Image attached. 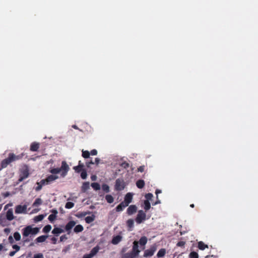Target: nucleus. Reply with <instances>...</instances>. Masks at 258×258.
<instances>
[{
	"label": "nucleus",
	"mask_w": 258,
	"mask_h": 258,
	"mask_svg": "<svg viewBox=\"0 0 258 258\" xmlns=\"http://www.w3.org/2000/svg\"><path fill=\"white\" fill-rule=\"evenodd\" d=\"M146 219V214L143 210H139L136 218V222L138 224H141Z\"/></svg>",
	"instance_id": "nucleus-5"
},
{
	"label": "nucleus",
	"mask_w": 258,
	"mask_h": 258,
	"mask_svg": "<svg viewBox=\"0 0 258 258\" xmlns=\"http://www.w3.org/2000/svg\"><path fill=\"white\" fill-rule=\"evenodd\" d=\"M126 224L128 228H132L134 227V221L133 219H128L126 221Z\"/></svg>",
	"instance_id": "nucleus-36"
},
{
	"label": "nucleus",
	"mask_w": 258,
	"mask_h": 258,
	"mask_svg": "<svg viewBox=\"0 0 258 258\" xmlns=\"http://www.w3.org/2000/svg\"><path fill=\"white\" fill-rule=\"evenodd\" d=\"M137 257L135 254L132 252H128L123 254L121 256V258H136Z\"/></svg>",
	"instance_id": "nucleus-18"
},
{
	"label": "nucleus",
	"mask_w": 258,
	"mask_h": 258,
	"mask_svg": "<svg viewBox=\"0 0 258 258\" xmlns=\"http://www.w3.org/2000/svg\"><path fill=\"white\" fill-rule=\"evenodd\" d=\"M8 240H9V242L10 243H14V239L13 238V237L12 236H10L8 238Z\"/></svg>",
	"instance_id": "nucleus-57"
},
{
	"label": "nucleus",
	"mask_w": 258,
	"mask_h": 258,
	"mask_svg": "<svg viewBox=\"0 0 258 258\" xmlns=\"http://www.w3.org/2000/svg\"><path fill=\"white\" fill-rule=\"evenodd\" d=\"M102 188L103 190L106 192H108L109 191V186L106 184H103Z\"/></svg>",
	"instance_id": "nucleus-42"
},
{
	"label": "nucleus",
	"mask_w": 258,
	"mask_h": 258,
	"mask_svg": "<svg viewBox=\"0 0 258 258\" xmlns=\"http://www.w3.org/2000/svg\"><path fill=\"white\" fill-rule=\"evenodd\" d=\"M56 216L51 214L49 216L48 219L49 220V221H50L51 222H52L56 219Z\"/></svg>",
	"instance_id": "nucleus-43"
},
{
	"label": "nucleus",
	"mask_w": 258,
	"mask_h": 258,
	"mask_svg": "<svg viewBox=\"0 0 258 258\" xmlns=\"http://www.w3.org/2000/svg\"><path fill=\"white\" fill-rule=\"evenodd\" d=\"M51 240L53 244H55L56 243L57 239L55 237H53Z\"/></svg>",
	"instance_id": "nucleus-60"
},
{
	"label": "nucleus",
	"mask_w": 258,
	"mask_h": 258,
	"mask_svg": "<svg viewBox=\"0 0 258 258\" xmlns=\"http://www.w3.org/2000/svg\"><path fill=\"white\" fill-rule=\"evenodd\" d=\"M76 222L74 221H69L65 226V230L68 232V234H70L71 232V230L73 228L74 226L76 225Z\"/></svg>",
	"instance_id": "nucleus-11"
},
{
	"label": "nucleus",
	"mask_w": 258,
	"mask_h": 258,
	"mask_svg": "<svg viewBox=\"0 0 258 258\" xmlns=\"http://www.w3.org/2000/svg\"><path fill=\"white\" fill-rule=\"evenodd\" d=\"M69 170L70 167L66 161H63L61 162V165L60 168H54L51 169L49 172L52 174H57L60 173V176L64 177L67 175Z\"/></svg>",
	"instance_id": "nucleus-1"
},
{
	"label": "nucleus",
	"mask_w": 258,
	"mask_h": 258,
	"mask_svg": "<svg viewBox=\"0 0 258 258\" xmlns=\"http://www.w3.org/2000/svg\"><path fill=\"white\" fill-rule=\"evenodd\" d=\"M33 258H43V255L41 253H39L35 254Z\"/></svg>",
	"instance_id": "nucleus-48"
},
{
	"label": "nucleus",
	"mask_w": 258,
	"mask_h": 258,
	"mask_svg": "<svg viewBox=\"0 0 258 258\" xmlns=\"http://www.w3.org/2000/svg\"><path fill=\"white\" fill-rule=\"evenodd\" d=\"M47 237H48L47 235H41V236L38 237L36 239V241L37 242H39V243L43 242L45 241V240L46 239V238Z\"/></svg>",
	"instance_id": "nucleus-22"
},
{
	"label": "nucleus",
	"mask_w": 258,
	"mask_h": 258,
	"mask_svg": "<svg viewBox=\"0 0 258 258\" xmlns=\"http://www.w3.org/2000/svg\"><path fill=\"white\" fill-rule=\"evenodd\" d=\"M100 159L98 158H96L95 159V161L94 162V164H96V165H98L99 162H100Z\"/></svg>",
	"instance_id": "nucleus-59"
},
{
	"label": "nucleus",
	"mask_w": 258,
	"mask_h": 258,
	"mask_svg": "<svg viewBox=\"0 0 258 258\" xmlns=\"http://www.w3.org/2000/svg\"><path fill=\"white\" fill-rule=\"evenodd\" d=\"M38 184H40L42 186L46 184V178L44 179H42L40 182H38Z\"/></svg>",
	"instance_id": "nucleus-54"
},
{
	"label": "nucleus",
	"mask_w": 258,
	"mask_h": 258,
	"mask_svg": "<svg viewBox=\"0 0 258 258\" xmlns=\"http://www.w3.org/2000/svg\"><path fill=\"white\" fill-rule=\"evenodd\" d=\"M42 201L40 198H37L34 202L33 203L32 206L33 207H38V206H40L42 204Z\"/></svg>",
	"instance_id": "nucleus-23"
},
{
	"label": "nucleus",
	"mask_w": 258,
	"mask_h": 258,
	"mask_svg": "<svg viewBox=\"0 0 258 258\" xmlns=\"http://www.w3.org/2000/svg\"><path fill=\"white\" fill-rule=\"evenodd\" d=\"M198 248L201 250H204L206 248H208V246L203 241H200L198 242Z\"/></svg>",
	"instance_id": "nucleus-26"
},
{
	"label": "nucleus",
	"mask_w": 258,
	"mask_h": 258,
	"mask_svg": "<svg viewBox=\"0 0 258 258\" xmlns=\"http://www.w3.org/2000/svg\"><path fill=\"white\" fill-rule=\"evenodd\" d=\"M14 237L16 240L19 241L21 239V235L18 232L14 233Z\"/></svg>",
	"instance_id": "nucleus-41"
},
{
	"label": "nucleus",
	"mask_w": 258,
	"mask_h": 258,
	"mask_svg": "<svg viewBox=\"0 0 258 258\" xmlns=\"http://www.w3.org/2000/svg\"><path fill=\"white\" fill-rule=\"evenodd\" d=\"M39 231V229L37 227L32 228L31 226H27L23 229L22 234L24 238L28 236L30 234H36Z\"/></svg>",
	"instance_id": "nucleus-3"
},
{
	"label": "nucleus",
	"mask_w": 258,
	"mask_h": 258,
	"mask_svg": "<svg viewBox=\"0 0 258 258\" xmlns=\"http://www.w3.org/2000/svg\"><path fill=\"white\" fill-rule=\"evenodd\" d=\"M73 169L76 173H79L81 172L84 169H85V168L84 167H82V165H78L73 167Z\"/></svg>",
	"instance_id": "nucleus-24"
},
{
	"label": "nucleus",
	"mask_w": 258,
	"mask_h": 258,
	"mask_svg": "<svg viewBox=\"0 0 258 258\" xmlns=\"http://www.w3.org/2000/svg\"><path fill=\"white\" fill-rule=\"evenodd\" d=\"M134 254H135L137 256H138L139 254L140 250L139 249V242L137 241H134L133 242V246L132 249L131 251Z\"/></svg>",
	"instance_id": "nucleus-8"
},
{
	"label": "nucleus",
	"mask_w": 258,
	"mask_h": 258,
	"mask_svg": "<svg viewBox=\"0 0 258 258\" xmlns=\"http://www.w3.org/2000/svg\"><path fill=\"white\" fill-rule=\"evenodd\" d=\"M156 250V247L155 245L152 246L149 249H146L144 251V257H149L152 256L155 251Z\"/></svg>",
	"instance_id": "nucleus-7"
},
{
	"label": "nucleus",
	"mask_w": 258,
	"mask_h": 258,
	"mask_svg": "<svg viewBox=\"0 0 258 258\" xmlns=\"http://www.w3.org/2000/svg\"><path fill=\"white\" fill-rule=\"evenodd\" d=\"M120 206H121L122 207V208H123V209H124L125 207H127L128 206V205L127 204H126L125 202L123 201L122 202H121L120 204H119Z\"/></svg>",
	"instance_id": "nucleus-49"
},
{
	"label": "nucleus",
	"mask_w": 258,
	"mask_h": 258,
	"mask_svg": "<svg viewBox=\"0 0 258 258\" xmlns=\"http://www.w3.org/2000/svg\"><path fill=\"white\" fill-rule=\"evenodd\" d=\"M22 155L16 156L14 153H10L8 158L4 159L1 162L0 170L7 167L11 162L21 158Z\"/></svg>",
	"instance_id": "nucleus-2"
},
{
	"label": "nucleus",
	"mask_w": 258,
	"mask_h": 258,
	"mask_svg": "<svg viewBox=\"0 0 258 258\" xmlns=\"http://www.w3.org/2000/svg\"><path fill=\"white\" fill-rule=\"evenodd\" d=\"M51 214L54 215L55 216H56L57 214H58V212H57V210H56V209H52L51 211Z\"/></svg>",
	"instance_id": "nucleus-58"
},
{
	"label": "nucleus",
	"mask_w": 258,
	"mask_h": 258,
	"mask_svg": "<svg viewBox=\"0 0 258 258\" xmlns=\"http://www.w3.org/2000/svg\"><path fill=\"white\" fill-rule=\"evenodd\" d=\"M45 215H38V216H36L34 217V221L35 222H39V221H42L43 218H44Z\"/></svg>",
	"instance_id": "nucleus-31"
},
{
	"label": "nucleus",
	"mask_w": 258,
	"mask_h": 258,
	"mask_svg": "<svg viewBox=\"0 0 258 258\" xmlns=\"http://www.w3.org/2000/svg\"><path fill=\"white\" fill-rule=\"evenodd\" d=\"M63 231H64L62 229L58 227H55L52 230V233L55 235H58L63 232Z\"/></svg>",
	"instance_id": "nucleus-21"
},
{
	"label": "nucleus",
	"mask_w": 258,
	"mask_h": 258,
	"mask_svg": "<svg viewBox=\"0 0 258 258\" xmlns=\"http://www.w3.org/2000/svg\"><path fill=\"white\" fill-rule=\"evenodd\" d=\"M145 197L146 200L144 201V209L147 211L151 208L150 201H152L153 195L151 193H148L145 195Z\"/></svg>",
	"instance_id": "nucleus-4"
},
{
	"label": "nucleus",
	"mask_w": 258,
	"mask_h": 258,
	"mask_svg": "<svg viewBox=\"0 0 258 258\" xmlns=\"http://www.w3.org/2000/svg\"><path fill=\"white\" fill-rule=\"evenodd\" d=\"M29 173L28 169L23 170L20 174V178L19 179V181H22L24 179H26L29 176Z\"/></svg>",
	"instance_id": "nucleus-12"
},
{
	"label": "nucleus",
	"mask_w": 258,
	"mask_h": 258,
	"mask_svg": "<svg viewBox=\"0 0 258 258\" xmlns=\"http://www.w3.org/2000/svg\"><path fill=\"white\" fill-rule=\"evenodd\" d=\"M51 226L50 225H47L43 228V232L44 233L49 232L51 229Z\"/></svg>",
	"instance_id": "nucleus-37"
},
{
	"label": "nucleus",
	"mask_w": 258,
	"mask_h": 258,
	"mask_svg": "<svg viewBox=\"0 0 258 258\" xmlns=\"http://www.w3.org/2000/svg\"><path fill=\"white\" fill-rule=\"evenodd\" d=\"M133 194L128 192L126 194L124 197V202L129 205L132 201L133 200Z\"/></svg>",
	"instance_id": "nucleus-13"
},
{
	"label": "nucleus",
	"mask_w": 258,
	"mask_h": 258,
	"mask_svg": "<svg viewBox=\"0 0 258 258\" xmlns=\"http://www.w3.org/2000/svg\"><path fill=\"white\" fill-rule=\"evenodd\" d=\"M40 147V144L37 142H33L31 145L30 150L33 152H36L38 151Z\"/></svg>",
	"instance_id": "nucleus-15"
},
{
	"label": "nucleus",
	"mask_w": 258,
	"mask_h": 258,
	"mask_svg": "<svg viewBox=\"0 0 258 258\" xmlns=\"http://www.w3.org/2000/svg\"><path fill=\"white\" fill-rule=\"evenodd\" d=\"M74 206V203L71 202H68L66 204L65 208L67 209H71Z\"/></svg>",
	"instance_id": "nucleus-38"
},
{
	"label": "nucleus",
	"mask_w": 258,
	"mask_h": 258,
	"mask_svg": "<svg viewBox=\"0 0 258 258\" xmlns=\"http://www.w3.org/2000/svg\"><path fill=\"white\" fill-rule=\"evenodd\" d=\"M81 177L82 179H85L87 177L86 170L85 169L81 172Z\"/></svg>",
	"instance_id": "nucleus-40"
},
{
	"label": "nucleus",
	"mask_w": 258,
	"mask_h": 258,
	"mask_svg": "<svg viewBox=\"0 0 258 258\" xmlns=\"http://www.w3.org/2000/svg\"><path fill=\"white\" fill-rule=\"evenodd\" d=\"M3 195L4 197V198H7V197H8V196H10V192L7 191V192H6L5 193H4L3 194Z\"/></svg>",
	"instance_id": "nucleus-61"
},
{
	"label": "nucleus",
	"mask_w": 258,
	"mask_h": 258,
	"mask_svg": "<svg viewBox=\"0 0 258 258\" xmlns=\"http://www.w3.org/2000/svg\"><path fill=\"white\" fill-rule=\"evenodd\" d=\"M147 242V238L146 236L142 237L139 241V243L141 245H145Z\"/></svg>",
	"instance_id": "nucleus-29"
},
{
	"label": "nucleus",
	"mask_w": 258,
	"mask_h": 258,
	"mask_svg": "<svg viewBox=\"0 0 258 258\" xmlns=\"http://www.w3.org/2000/svg\"><path fill=\"white\" fill-rule=\"evenodd\" d=\"M90 184L89 182H85L83 183L82 186V190L83 191H85L86 190L89 188Z\"/></svg>",
	"instance_id": "nucleus-32"
},
{
	"label": "nucleus",
	"mask_w": 258,
	"mask_h": 258,
	"mask_svg": "<svg viewBox=\"0 0 258 258\" xmlns=\"http://www.w3.org/2000/svg\"><path fill=\"white\" fill-rule=\"evenodd\" d=\"M16 252V251H11V252L9 253V255H10V256H14V255L15 254Z\"/></svg>",
	"instance_id": "nucleus-62"
},
{
	"label": "nucleus",
	"mask_w": 258,
	"mask_h": 258,
	"mask_svg": "<svg viewBox=\"0 0 258 258\" xmlns=\"http://www.w3.org/2000/svg\"><path fill=\"white\" fill-rule=\"evenodd\" d=\"M156 199H157L156 201L155 202L152 203V205L153 206H155V205H156L157 204H160V203H161L160 202V200L159 199L158 196H156Z\"/></svg>",
	"instance_id": "nucleus-51"
},
{
	"label": "nucleus",
	"mask_w": 258,
	"mask_h": 258,
	"mask_svg": "<svg viewBox=\"0 0 258 258\" xmlns=\"http://www.w3.org/2000/svg\"><path fill=\"white\" fill-rule=\"evenodd\" d=\"M13 248L15 249L17 251H19L20 249V247L18 245L15 244L12 246Z\"/></svg>",
	"instance_id": "nucleus-53"
},
{
	"label": "nucleus",
	"mask_w": 258,
	"mask_h": 258,
	"mask_svg": "<svg viewBox=\"0 0 258 258\" xmlns=\"http://www.w3.org/2000/svg\"><path fill=\"white\" fill-rule=\"evenodd\" d=\"M96 178H97V177H96V175H92V176H91V180H92V181H95V180H96Z\"/></svg>",
	"instance_id": "nucleus-64"
},
{
	"label": "nucleus",
	"mask_w": 258,
	"mask_h": 258,
	"mask_svg": "<svg viewBox=\"0 0 258 258\" xmlns=\"http://www.w3.org/2000/svg\"><path fill=\"white\" fill-rule=\"evenodd\" d=\"M185 244V242L183 241H180L177 242L176 246L178 247H184Z\"/></svg>",
	"instance_id": "nucleus-44"
},
{
	"label": "nucleus",
	"mask_w": 258,
	"mask_h": 258,
	"mask_svg": "<svg viewBox=\"0 0 258 258\" xmlns=\"http://www.w3.org/2000/svg\"><path fill=\"white\" fill-rule=\"evenodd\" d=\"M136 185L139 188H142L145 186V182L143 180L140 179L137 181Z\"/></svg>",
	"instance_id": "nucleus-25"
},
{
	"label": "nucleus",
	"mask_w": 258,
	"mask_h": 258,
	"mask_svg": "<svg viewBox=\"0 0 258 258\" xmlns=\"http://www.w3.org/2000/svg\"><path fill=\"white\" fill-rule=\"evenodd\" d=\"M90 155H96L97 154V151L96 149H93L90 152Z\"/></svg>",
	"instance_id": "nucleus-56"
},
{
	"label": "nucleus",
	"mask_w": 258,
	"mask_h": 258,
	"mask_svg": "<svg viewBox=\"0 0 258 258\" xmlns=\"http://www.w3.org/2000/svg\"><path fill=\"white\" fill-rule=\"evenodd\" d=\"M37 184L38 185V186L35 187V190L39 191L41 189L42 186L40 184H38V182H37Z\"/></svg>",
	"instance_id": "nucleus-52"
},
{
	"label": "nucleus",
	"mask_w": 258,
	"mask_h": 258,
	"mask_svg": "<svg viewBox=\"0 0 258 258\" xmlns=\"http://www.w3.org/2000/svg\"><path fill=\"white\" fill-rule=\"evenodd\" d=\"M94 164V162L92 160H90V161H87L86 162V165L87 167H89L90 166V165H93Z\"/></svg>",
	"instance_id": "nucleus-47"
},
{
	"label": "nucleus",
	"mask_w": 258,
	"mask_h": 258,
	"mask_svg": "<svg viewBox=\"0 0 258 258\" xmlns=\"http://www.w3.org/2000/svg\"><path fill=\"white\" fill-rule=\"evenodd\" d=\"M66 239H67V237L66 235H61L60 237V241H61V242L63 241L64 240H65Z\"/></svg>",
	"instance_id": "nucleus-55"
},
{
	"label": "nucleus",
	"mask_w": 258,
	"mask_h": 258,
	"mask_svg": "<svg viewBox=\"0 0 258 258\" xmlns=\"http://www.w3.org/2000/svg\"><path fill=\"white\" fill-rule=\"evenodd\" d=\"M116 211L117 212H121L123 210V208L119 204L115 208Z\"/></svg>",
	"instance_id": "nucleus-46"
},
{
	"label": "nucleus",
	"mask_w": 258,
	"mask_h": 258,
	"mask_svg": "<svg viewBox=\"0 0 258 258\" xmlns=\"http://www.w3.org/2000/svg\"><path fill=\"white\" fill-rule=\"evenodd\" d=\"M145 170V166L142 165L140 166L139 168H138V171L140 172H143Z\"/></svg>",
	"instance_id": "nucleus-50"
},
{
	"label": "nucleus",
	"mask_w": 258,
	"mask_h": 258,
	"mask_svg": "<svg viewBox=\"0 0 258 258\" xmlns=\"http://www.w3.org/2000/svg\"><path fill=\"white\" fill-rule=\"evenodd\" d=\"M121 166L124 168H127L129 167V164L126 162H123L121 164Z\"/></svg>",
	"instance_id": "nucleus-45"
},
{
	"label": "nucleus",
	"mask_w": 258,
	"mask_h": 258,
	"mask_svg": "<svg viewBox=\"0 0 258 258\" xmlns=\"http://www.w3.org/2000/svg\"><path fill=\"white\" fill-rule=\"evenodd\" d=\"M82 157L85 159L89 158L90 153L88 151H84V150H82Z\"/></svg>",
	"instance_id": "nucleus-33"
},
{
	"label": "nucleus",
	"mask_w": 258,
	"mask_h": 258,
	"mask_svg": "<svg viewBox=\"0 0 258 258\" xmlns=\"http://www.w3.org/2000/svg\"><path fill=\"white\" fill-rule=\"evenodd\" d=\"M105 200L107 202V203L109 204H111L114 201L113 197L110 195H107L105 196Z\"/></svg>",
	"instance_id": "nucleus-30"
},
{
	"label": "nucleus",
	"mask_w": 258,
	"mask_h": 258,
	"mask_svg": "<svg viewBox=\"0 0 258 258\" xmlns=\"http://www.w3.org/2000/svg\"><path fill=\"white\" fill-rule=\"evenodd\" d=\"M99 250V247L98 246H96L91 249L90 252L89 254L91 255V256L93 257L98 252Z\"/></svg>",
	"instance_id": "nucleus-20"
},
{
	"label": "nucleus",
	"mask_w": 258,
	"mask_h": 258,
	"mask_svg": "<svg viewBox=\"0 0 258 258\" xmlns=\"http://www.w3.org/2000/svg\"><path fill=\"white\" fill-rule=\"evenodd\" d=\"M92 256H91V255L89 254H86L83 256V258H92Z\"/></svg>",
	"instance_id": "nucleus-63"
},
{
	"label": "nucleus",
	"mask_w": 258,
	"mask_h": 258,
	"mask_svg": "<svg viewBox=\"0 0 258 258\" xmlns=\"http://www.w3.org/2000/svg\"><path fill=\"white\" fill-rule=\"evenodd\" d=\"M95 220L94 215H92L91 216H87L85 218V221L87 223L89 224Z\"/></svg>",
	"instance_id": "nucleus-28"
},
{
	"label": "nucleus",
	"mask_w": 258,
	"mask_h": 258,
	"mask_svg": "<svg viewBox=\"0 0 258 258\" xmlns=\"http://www.w3.org/2000/svg\"><path fill=\"white\" fill-rule=\"evenodd\" d=\"M166 253V250L164 248L160 249L157 254V256L158 257H163L165 255Z\"/></svg>",
	"instance_id": "nucleus-27"
},
{
	"label": "nucleus",
	"mask_w": 258,
	"mask_h": 258,
	"mask_svg": "<svg viewBox=\"0 0 258 258\" xmlns=\"http://www.w3.org/2000/svg\"><path fill=\"white\" fill-rule=\"evenodd\" d=\"M89 212H79L77 213L75 216L78 218H81L82 217H85L86 215H87L88 214H89Z\"/></svg>",
	"instance_id": "nucleus-34"
},
{
	"label": "nucleus",
	"mask_w": 258,
	"mask_h": 258,
	"mask_svg": "<svg viewBox=\"0 0 258 258\" xmlns=\"http://www.w3.org/2000/svg\"><path fill=\"white\" fill-rule=\"evenodd\" d=\"M58 178V176L54 175H50L48 176L46 178V184H50L51 182H53L55 180L57 179Z\"/></svg>",
	"instance_id": "nucleus-14"
},
{
	"label": "nucleus",
	"mask_w": 258,
	"mask_h": 258,
	"mask_svg": "<svg viewBox=\"0 0 258 258\" xmlns=\"http://www.w3.org/2000/svg\"><path fill=\"white\" fill-rule=\"evenodd\" d=\"M122 239V237L120 235H117L116 236H114L111 241V242L113 244H118Z\"/></svg>",
	"instance_id": "nucleus-17"
},
{
	"label": "nucleus",
	"mask_w": 258,
	"mask_h": 258,
	"mask_svg": "<svg viewBox=\"0 0 258 258\" xmlns=\"http://www.w3.org/2000/svg\"><path fill=\"white\" fill-rule=\"evenodd\" d=\"M125 187V183L123 179L118 178L115 181V189L117 191L123 190Z\"/></svg>",
	"instance_id": "nucleus-6"
},
{
	"label": "nucleus",
	"mask_w": 258,
	"mask_h": 258,
	"mask_svg": "<svg viewBox=\"0 0 258 258\" xmlns=\"http://www.w3.org/2000/svg\"><path fill=\"white\" fill-rule=\"evenodd\" d=\"M189 257V258H199V255L197 252L192 251L190 253Z\"/></svg>",
	"instance_id": "nucleus-39"
},
{
	"label": "nucleus",
	"mask_w": 258,
	"mask_h": 258,
	"mask_svg": "<svg viewBox=\"0 0 258 258\" xmlns=\"http://www.w3.org/2000/svg\"><path fill=\"white\" fill-rule=\"evenodd\" d=\"M27 206L26 205H18L15 208V212L16 214L26 213Z\"/></svg>",
	"instance_id": "nucleus-9"
},
{
	"label": "nucleus",
	"mask_w": 258,
	"mask_h": 258,
	"mask_svg": "<svg viewBox=\"0 0 258 258\" xmlns=\"http://www.w3.org/2000/svg\"><path fill=\"white\" fill-rule=\"evenodd\" d=\"M83 230H84L83 226L82 225L79 224V225H76L75 227V228L74 229V232L78 233L83 231Z\"/></svg>",
	"instance_id": "nucleus-19"
},
{
	"label": "nucleus",
	"mask_w": 258,
	"mask_h": 258,
	"mask_svg": "<svg viewBox=\"0 0 258 258\" xmlns=\"http://www.w3.org/2000/svg\"><path fill=\"white\" fill-rule=\"evenodd\" d=\"M91 186L92 187V188L96 190H99L100 189V184L97 183V182H93L91 184Z\"/></svg>",
	"instance_id": "nucleus-35"
},
{
	"label": "nucleus",
	"mask_w": 258,
	"mask_h": 258,
	"mask_svg": "<svg viewBox=\"0 0 258 258\" xmlns=\"http://www.w3.org/2000/svg\"><path fill=\"white\" fill-rule=\"evenodd\" d=\"M6 218L9 221H12L14 219L12 209H9L6 213Z\"/></svg>",
	"instance_id": "nucleus-16"
},
{
	"label": "nucleus",
	"mask_w": 258,
	"mask_h": 258,
	"mask_svg": "<svg viewBox=\"0 0 258 258\" xmlns=\"http://www.w3.org/2000/svg\"><path fill=\"white\" fill-rule=\"evenodd\" d=\"M137 207L136 205H130L127 209L126 213L128 215H132L137 211Z\"/></svg>",
	"instance_id": "nucleus-10"
}]
</instances>
